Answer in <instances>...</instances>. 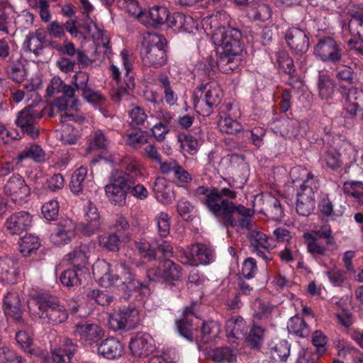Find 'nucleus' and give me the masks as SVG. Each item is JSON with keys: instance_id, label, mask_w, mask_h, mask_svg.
I'll use <instances>...</instances> for the list:
<instances>
[{"instance_id": "1", "label": "nucleus", "mask_w": 363, "mask_h": 363, "mask_svg": "<svg viewBox=\"0 0 363 363\" xmlns=\"http://www.w3.org/2000/svg\"><path fill=\"white\" fill-rule=\"evenodd\" d=\"M230 16L223 11L206 16L201 20L203 29L211 36L216 48L217 65L221 72L227 74L238 67L242 52L240 42L241 33L230 26Z\"/></svg>"}, {"instance_id": "2", "label": "nucleus", "mask_w": 363, "mask_h": 363, "mask_svg": "<svg viewBox=\"0 0 363 363\" xmlns=\"http://www.w3.org/2000/svg\"><path fill=\"white\" fill-rule=\"evenodd\" d=\"M121 267L126 271L130 281L128 284L122 281L119 276L115 273V268L104 259H98L92 267L93 276L96 281L102 286H114L125 293L135 291L137 289H146L145 286L135 279L129 269L123 264Z\"/></svg>"}, {"instance_id": "3", "label": "nucleus", "mask_w": 363, "mask_h": 363, "mask_svg": "<svg viewBox=\"0 0 363 363\" xmlns=\"http://www.w3.org/2000/svg\"><path fill=\"white\" fill-rule=\"evenodd\" d=\"M30 313L43 323L57 324L67 320V308L55 298L43 295L33 297L28 301Z\"/></svg>"}, {"instance_id": "4", "label": "nucleus", "mask_w": 363, "mask_h": 363, "mask_svg": "<svg viewBox=\"0 0 363 363\" xmlns=\"http://www.w3.org/2000/svg\"><path fill=\"white\" fill-rule=\"evenodd\" d=\"M236 196V191L229 188L211 189L208 198L204 199V204L216 217L221 219L225 223L232 224L230 212L235 204L228 199H233Z\"/></svg>"}, {"instance_id": "5", "label": "nucleus", "mask_w": 363, "mask_h": 363, "mask_svg": "<svg viewBox=\"0 0 363 363\" xmlns=\"http://www.w3.org/2000/svg\"><path fill=\"white\" fill-rule=\"evenodd\" d=\"M118 7L137 18L142 23L148 26H157L167 22L169 13L165 6H154L150 9L148 15L143 13L137 0H117Z\"/></svg>"}, {"instance_id": "6", "label": "nucleus", "mask_w": 363, "mask_h": 363, "mask_svg": "<svg viewBox=\"0 0 363 363\" xmlns=\"http://www.w3.org/2000/svg\"><path fill=\"white\" fill-rule=\"evenodd\" d=\"M120 57L122 66L125 70L124 83L125 86L121 82L120 68L117 65L112 64L111 66V73L113 79L117 85V87L114 88V94L112 95V99L115 102L128 100L130 98L128 90L134 87L131 56L129 55L125 50H123L121 52Z\"/></svg>"}, {"instance_id": "7", "label": "nucleus", "mask_w": 363, "mask_h": 363, "mask_svg": "<svg viewBox=\"0 0 363 363\" xmlns=\"http://www.w3.org/2000/svg\"><path fill=\"white\" fill-rule=\"evenodd\" d=\"M165 45L166 40L162 35L147 33L144 37L141 51L143 64L154 68L163 66L167 61Z\"/></svg>"}, {"instance_id": "8", "label": "nucleus", "mask_w": 363, "mask_h": 363, "mask_svg": "<svg viewBox=\"0 0 363 363\" xmlns=\"http://www.w3.org/2000/svg\"><path fill=\"white\" fill-rule=\"evenodd\" d=\"M128 189V179L124 174L118 170H113L110 177V183L105 186V193L112 203L123 206L126 201Z\"/></svg>"}, {"instance_id": "9", "label": "nucleus", "mask_w": 363, "mask_h": 363, "mask_svg": "<svg viewBox=\"0 0 363 363\" xmlns=\"http://www.w3.org/2000/svg\"><path fill=\"white\" fill-rule=\"evenodd\" d=\"M147 277L154 281H164L172 284L183 279L182 268L172 260L165 259L158 268H151L147 272Z\"/></svg>"}, {"instance_id": "10", "label": "nucleus", "mask_w": 363, "mask_h": 363, "mask_svg": "<svg viewBox=\"0 0 363 363\" xmlns=\"http://www.w3.org/2000/svg\"><path fill=\"white\" fill-rule=\"evenodd\" d=\"M182 262L190 266L208 264L213 259L212 250L203 244H195L186 250L179 249Z\"/></svg>"}, {"instance_id": "11", "label": "nucleus", "mask_w": 363, "mask_h": 363, "mask_svg": "<svg viewBox=\"0 0 363 363\" xmlns=\"http://www.w3.org/2000/svg\"><path fill=\"white\" fill-rule=\"evenodd\" d=\"M106 160L113 166L121 168V170H118L124 174L128 182L143 176V165L135 157L129 155H111Z\"/></svg>"}, {"instance_id": "12", "label": "nucleus", "mask_w": 363, "mask_h": 363, "mask_svg": "<svg viewBox=\"0 0 363 363\" xmlns=\"http://www.w3.org/2000/svg\"><path fill=\"white\" fill-rule=\"evenodd\" d=\"M73 334L82 345L91 346L105 336V331L99 324L82 322L74 325Z\"/></svg>"}, {"instance_id": "13", "label": "nucleus", "mask_w": 363, "mask_h": 363, "mask_svg": "<svg viewBox=\"0 0 363 363\" xmlns=\"http://www.w3.org/2000/svg\"><path fill=\"white\" fill-rule=\"evenodd\" d=\"M313 54L323 62L335 63L342 57V49L333 38L326 37L318 40Z\"/></svg>"}, {"instance_id": "14", "label": "nucleus", "mask_w": 363, "mask_h": 363, "mask_svg": "<svg viewBox=\"0 0 363 363\" xmlns=\"http://www.w3.org/2000/svg\"><path fill=\"white\" fill-rule=\"evenodd\" d=\"M41 116L40 112L33 106H28L18 113L16 123L24 133L32 138H35L39 135L36 122Z\"/></svg>"}, {"instance_id": "15", "label": "nucleus", "mask_w": 363, "mask_h": 363, "mask_svg": "<svg viewBox=\"0 0 363 363\" xmlns=\"http://www.w3.org/2000/svg\"><path fill=\"white\" fill-rule=\"evenodd\" d=\"M5 194L17 203H22L30 196V188L24 179L19 174L13 175L7 181L4 187Z\"/></svg>"}, {"instance_id": "16", "label": "nucleus", "mask_w": 363, "mask_h": 363, "mask_svg": "<svg viewBox=\"0 0 363 363\" xmlns=\"http://www.w3.org/2000/svg\"><path fill=\"white\" fill-rule=\"evenodd\" d=\"M76 223L70 218L61 220L50 235V241L57 246L69 243L76 236Z\"/></svg>"}, {"instance_id": "17", "label": "nucleus", "mask_w": 363, "mask_h": 363, "mask_svg": "<svg viewBox=\"0 0 363 363\" xmlns=\"http://www.w3.org/2000/svg\"><path fill=\"white\" fill-rule=\"evenodd\" d=\"M199 98H201V101L209 107L218 104L221 99V89L218 83L215 81H211L199 87L194 94V104L195 108L200 103V99H197Z\"/></svg>"}, {"instance_id": "18", "label": "nucleus", "mask_w": 363, "mask_h": 363, "mask_svg": "<svg viewBox=\"0 0 363 363\" xmlns=\"http://www.w3.org/2000/svg\"><path fill=\"white\" fill-rule=\"evenodd\" d=\"M84 221L79 225V230L86 236L96 233L101 228V222L96 206L88 201L84 206Z\"/></svg>"}, {"instance_id": "19", "label": "nucleus", "mask_w": 363, "mask_h": 363, "mask_svg": "<svg viewBox=\"0 0 363 363\" xmlns=\"http://www.w3.org/2000/svg\"><path fill=\"white\" fill-rule=\"evenodd\" d=\"M129 348L133 356L140 358L145 357L155 350V340L147 333H138L131 338Z\"/></svg>"}, {"instance_id": "20", "label": "nucleus", "mask_w": 363, "mask_h": 363, "mask_svg": "<svg viewBox=\"0 0 363 363\" xmlns=\"http://www.w3.org/2000/svg\"><path fill=\"white\" fill-rule=\"evenodd\" d=\"M285 40L290 49L296 55H302L309 48V39L306 33L298 28H291L285 34Z\"/></svg>"}, {"instance_id": "21", "label": "nucleus", "mask_w": 363, "mask_h": 363, "mask_svg": "<svg viewBox=\"0 0 363 363\" xmlns=\"http://www.w3.org/2000/svg\"><path fill=\"white\" fill-rule=\"evenodd\" d=\"M77 121V117L72 113H65L60 114V122L62 123L60 129L57 130V138L64 145H73L79 139V131L70 123H65L67 121Z\"/></svg>"}, {"instance_id": "22", "label": "nucleus", "mask_w": 363, "mask_h": 363, "mask_svg": "<svg viewBox=\"0 0 363 363\" xmlns=\"http://www.w3.org/2000/svg\"><path fill=\"white\" fill-rule=\"evenodd\" d=\"M300 171L302 172L303 176H307V178L301 185L297 193V198L315 201V191L318 189V185L313 175L308 172L306 169L301 167H295L291 170V176L292 178H294V179H297L296 174Z\"/></svg>"}, {"instance_id": "23", "label": "nucleus", "mask_w": 363, "mask_h": 363, "mask_svg": "<svg viewBox=\"0 0 363 363\" xmlns=\"http://www.w3.org/2000/svg\"><path fill=\"white\" fill-rule=\"evenodd\" d=\"M247 238L252 252L266 261L272 259L271 253L268 250L270 244L265 234L257 229H252L248 233Z\"/></svg>"}, {"instance_id": "24", "label": "nucleus", "mask_w": 363, "mask_h": 363, "mask_svg": "<svg viewBox=\"0 0 363 363\" xmlns=\"http://www.w3.org/2000/svg\"><path fill=\"white\" fill-rule=\"evenodd\" d=\"M254 211L251 208H246L244 206H234L233 209L230 212L231 223H225L226 226H239L241 228L252 230V216Z\"/></svg>"}, {"instance_id": "25", "label": "nucleus", "mask_w": 363, "mask_h": 363, "mask_svg": "<svg viewBox=\"0 0 363 363\" xmlns=\"http://www.w3.org/2000/svg\"><path fill=\"white\" fill-rule=\"evenodd\" d=\"M94 187V182L88 175L87 168L83 166L77 168L72 175L70 189L74 194H79L84 191Z\"/></svg>"}, {"instance_id": "26", "label": "nucleus", "mask_w": 363, "mask_h": 363, "mask_svg": "<svg viewBox=\"0 0 363 363\" xmlns=\"http://www.w3.org/2000/svg\"><path fill=\"white\" fill-rule=\"evenodd\" d=\"M32 216L26 211L16 213L11 216L6 220L7 230L11 234H21L28 230L32 224Z\"/></svg>"}, {"instance_id": "27", "label": "nucleus", "mask_w": 363, "mask_h": 363, "mask_svg": "<svg viewBox=\"0 0 363 363\" xmlns=\"http://www.w3.org/2000/svg\"><path fill=\"white\" fill-rule=\"evenodd\" d=\"M123 350V345L115 337L106 338L97 345V354L108 359L120 357Z\"/></svg>"}, {"instance_id": "28", "label": "nucleus", "mask_w": 363, "mask_h": 363, "mask_svg": "<svg viewBox=\"0 0 363 363\" xmlns=\"http://www.w3.org/2000/svg\"><path fill=\"white\" fill-rule=\"evenodd\" d=\"M226 335L229 341L242 340L246 337L247 326L245 321L240 316L232 317L225 323Z\"/></svg>"}, {"instance_id": "29", "label": "nucleus", "mask_w": 363, "mask_h": 363, "mask_svg": "<svg viewBox=\"0 0 363 363\" xmlns=\"http://www.w3.org/2000/svg\"><path fill=\"white\" fill-rule=\"evenodd\" d=\"M3 310L6 316L18 320L21 318L22 308L18 294L11 291L4 296L3 299Z\"/></svg>"}, {"instance_id": "30", "label": "nucleus", "mask_w": 363, "mask_h": 363, "mask_svg": "<svg viewBox=\"0 0 363 363\" xmlns=\"http://www.w3.org/2000/svg\"><path fill=\"white\" fill-rule=\"evenodd\" d=\"M75 352V345L69 339H64L60 345L52 349V357L57 363H69Z\"/></svg>"}, {"instance_id": "31", "label": "nucleus", "mask_w": 363, "mask_h": 363, "mask_svg": "<svg viewBox=\"0 0 363 363\" xmlns=\"http://www.w3.org/2000/svg\"><path fill=\"white\" fill-rule=\"evenodd\" d=\"M4 69L8 77L17 83L23 82L27 75L23 63L19 58H15L13 54L7 61Z\"/></svg>"}, {"instance_id": "32", "label": "nucleus", "mask_w": 363, "mask_h": 363, "mask_svg": "<svg viewBox=\"0 0 363 363\" xmlns=\"http://www.w3.org/2000/svg\"><path fill=\"white\" fill-rule=\"evenodd\" d=\"M17 275L14 261L9 257L0 258V282L4 284H13Z\"/></svg>"}, {"instance_id": "33", "label": "nucleus", "mask_w": 363, "mask_h": 363, "mask_svg": "<svg viewBox=\"0 0 363 363\" xmlns=\"http://www.w3.org/2000/svg\"><path fill=\"white\" fill-rule=\"evenodd\" d=\"M192 313V310L190 308H186L183 311L184 318L181 320H177L176 325L179 335L189 341L196 340L195 335L196 330H194L190 324V319L189 315Z\"/></svg>"}, {"instance_id": "34", "label": "nucleus", "mask_w": 363, "mask_h": 363, "mask_svg": "<svg viewBox=\"0 0 363 363\" xmlns=\"http://www.w3.org/2000/svg\"><path fill=\"white\" fill-rule=\"evenodd\" d=\"M94 250V245L82 244L72 254L69 255V259L74 267H84L88 263L91 252Z\"/></svg>"}, {"instance_id": "35", "label": "nucleus", "mask_w": 363, "mask_h": 363, "mask_svg": "<svg viewBox=\"0 0 363 363\" xmlns=\"http://www.w3.org/2000/svg\"><path fill=\"white\" fill-rule=\"evenodd\" d=\"M303 237L305 240L307 252L311 256L318 258L326 255V247L314 235L311 233H305Z\"/></svg>"}, {"instance_id": "36", "label": "nucleus", "mask_w": 363, "mask_h": 363, "mask_svg": "<svg viewBox=\"0 0 363 363\" xmlns=\"http://www.w3.org/2000/svg\"><path fill=\"white\" fill-rule=\"evenodd\" d=\"M299 123L293 120H281L274 124V130L283 137H296L299 133Z\"/></svg>"}, {"instance_id": "37", "label": "nucleus", "mask_w": 363, "mask_h": 363, "mask_svg": "<svg viewBox=\"0 0 363 363\" xmlns=\"http://www.w3.org/2000/svg\"><path fill=\"white\" fill-rule=\"evenodd\" d=\"M44 39L45 37L40 30L30 33L23 43V48L26 51L32 52L38 56L42 52Z\"/></svg>"}, {"instance_id": "38", "label": "nucleus", "mask_w": 363, "mask_h": 363, "mask_svg": "<svg viewBox=\"0 0 363 363\" xmlns=\"http://www.w3.org/2000/svg\"><path fill=\"white\" fill-rule=\"evenodd\" d=\"M287 329L291 334L301 337H307L310 330L306 321L298 315L293 316L287 323Z\"/></svg>"}, {"instance_id": "39", "label": "nucleus", "mask_w": 363, "mask_h": 363, "mask_svg": "<svg viewBox=\"0 0 363 363\" xmlns=\"http://www.w3.org/2000/svg\"><path fill=\"white\" fill-rule=\"evenodd\" d=\"M336 77L340 82V92H342V87L347 89V92H348V89L354 88L352 84L354 83L356 77L352 67L344 66L339 68L336 73ZM342 95L346 98L345 95Z\"/></svg>"}, {"instance_id": "40", "label": "nucleus", "mask_w": 363, "mask_h": 363, "mask_svg": "<svg viewBox=\"0 0 363 363\" xmlns=\"http://www.w3.org/2000/svg\"><path fill=\"white\" fill-rule=\"evenodd\" d=\"M272 358L276 361H286L290 354V345L285 340H279L269 345Z\"/></svg>"}, {"instance_id": "41", "label": "nucleus", "mask_w": 363, "mask_h": 363, "mask_svg": "<svg viewBox=\"0 0 363 363\" xmlns=\"http://www.w3.org/2000/svg\"><path fill=\"white\" fill-rule=\"evenodd\" d=\"M124 139L128 146L138 149L149 143L151 138L147 132L138 130L126 134Z\"/></svg>"}, {"instance_id": "42", "label": "nucleus", "mask_w": 363, "mask_h": 363, "mask_svg": "<svg viewBox=\"0 0 363 363\" xmlns=\"http://www.w3.org/2000/svg\"><path fill=\"white\" fill-rule=\"evenodd\" d=\"M59 93L65 96H72L74 94V90L70 85L64 84L60 77H54L47 87V94L50 96Z\"/></svg>"}, {"instance_id": "43", "label": "nucleus", "mask_w": 363, "mask_h": 363, "mask_svg": "<svg viewBox=\"0 0 363 363\" xmlns=\"http://www.w3.org/2000/svg\"><path fill=\"white\" fill-rule=\"evenodd\" d=\"M318 89L319 95L322 99H328L332 97L335 91V86L333 80L328 74H319Z\"/></svg>"}, {"instance_id": "44", "label": "nucleus", "mask_w": 363, "mask_h": 363, "mask_svg": "<svg viewBox=\"0 0 363 363\" xmlns=\"http://www.w3.org/2000/svg\"><path fill=\"white\" fill-rule=\"evenodd\" d=\"M220 332V325L215 321L203 323L201 330V341L208 343L216 339Z\"/></svg>"}, {"instance_id": "45", "label": "nucleus", "mask_w": 363, "mask_h": 363, "mask_svg": "<svg viewBox=\"0 0 363 363\" xmlns=\"http://www.w3.org/2000/svg\"><path fill=\"white\" fill-rule=\"evenodd\" d=\"M174 23H170V26H174L178 29H182L186 32H192L194 28H197V24L190 16H186L182 13H174L173 16Z\"/></svg>"}, {"instance_id": "46", "label": "nucleus", "mask_w": 363, "mask_h": 363, "mask_svg": "<svg viewBox=\"0 0 363 363\" xmlns=\"http://www.w3.org/2000/svg\"><path fill=\"white\" fill-rule=\"evenodd\" d=\"M158 84L164 90L165 101L169 105L174 104L177 100V96L172 89L168 77L160 74L158 77Z\"/></svg>"}, {"instance_id": "47", "label": "nucleus", "mask_w": 363, "mask_h": 363, "mask_svg": "<svg viewBox=\"0 0 363 363\" xmlns=\"http://www.w3.org/2000/svg\"><path fill=\"white\" fill-rule=\"evenodd\" d=\"M211 357L216 363H230L236 360V353L228 347L214 350Z\"/></svg>"}, {"instance_id": "48", "label": "nucleus", "mask_w": 363, "mask_h": 363, "mask_svg": "<svg viewBox=\"0 0 363 363\" xmlns=\"http://www.w3.org/2000/svg\"><path fill=\"white\" fill-rule=\"evenodd\" d=\"M78 103V100L74 98V94L72 96H65L62 94L55 101L53 108H56L62 113L61 114H63L67 113L66 111L68 109L77 108Z\"/></svg>"}, {"instance_id": "49", "label": "nucleus", "mask_w": 363, "mask_h": 363, "mask_svg": "<svg viewBox=\"0 0 363 363\" xmlns=\"http://www.w3.org/2000/svg\"><path fill=\"white\" fill-rule=\"evenodd\" d=\"M16 340L24 352L36 356L43 354L41 352H37L35 350L31 348L32 339L26 331H18L16 335Z\"/></svg>"}, {"instance_id": "50", "label": "nucleus", "mask_w": 363, "mask_h": 363, "mask_svg": "<svg viewBox=\"0 0 363 363\" xmlns=\"http://www.w3.org/2000/svg\"><path fill=\"white\" fill-rule=\"evenodd\" d=\"M40 246L38 238L33 235L24 236L20 242V251L25 255H29L33 251L36 250Z\"/></svg>"}, {"instance_id": "51", "label": "nucleus", "mask_w": 363, "mask_h": 363, "mask_svg": "<svg viewBox=\"0 0 363 363\" xmlns=\"http://www.w3.org/2000/svg\"><path fill=\"white\" fill-rule=\"evenodd\" d=\"M344 192L352 196L359 203L363 196V183L360 182H346L343 186Z\"/></svg>"}, {"instance_id": "52", "label": "nucleus", "mask_w": 363, "mask_h": 363, "mask_svg": "<svg viewBox=\"0 0 363 363\" xmlns=\"http://www.w3.org/2000/svg\"><path fill=\"white\" fill-rule=\"evenodd\" d=\"M274 310V306L260 300L254 303L255 315L259 320H268Z\"/></svg>"}, {"instance_id": "53", "label": "nucleus", "mask_w": 363, "mask_h": 363, "mask_svg": "<svg viewBox=\"0 0 363 363\" xmlns=\"http://www.w3.org/2000/svg\"><path fill=\"white\" fill-rule=\"evenodd\" d=\"M220 130L225 133L234 134L242 130V125L230 116L221 118L218 121Z\"/></svg>"}, {"instance_id": "54", "label": "nucleus", "mask_w": 363, "mask_h": 363, "mask_svg": "<svg viewBox=\"0 0 363 363\" xmlns=\"http://www.w3.org/2000/svg\"><path fill=\"white\" fill-rule=\"evenodd\" d=\"M321 162L323 164L331 169L339 168L342 162L340 158V154L335 150L327 151L322 157Z\"/></svg>"}, {"instance_id": "55", "label": "nucleus", "mask_w": 363, "mask_h": 363, "mask_svg": "<svg viewBox=\"0 0 363 363\" xmlns=\"http://www.w3.org/2000/svg\"><path fill=\"white\" fill-rule=\"evenodd\" d=\"M158 233L161 238H166L169 234L170 218L165 212L159 213L155 218Z\"/></svg>"}, {"instance_id": "56", "label": "nucleus", "mask_w": 363, "mask_h": 363, "mask_svg": "<svg viewBox=\"0 0 363 363\" xmlns=\"http://www.w3.org/2000/svg\"><path fill=\"white\" fill-rule=\"evenodd\" d=\"M86 33L90 35L93 40L105 45L108 43V38L104 31L100 29L93 21H90L84 26Z\"/></svg>"}, {"instance_id": "57", "label": "nucleus", "mask_w": 363, "mask_h": 363, "mask_svg": "<svg viewBox=\"0 0 363 363\" xmlns=\"http://www.w3.org/2000/svg\"><path fill=\"white\" fill-rule=\"evenodd\" d=\"M277 61L279 67L286 73L292 74L294 72L293 60L289 57L288 52L284 50H279L276 54Z\"/></svg>"}, {"instance_id": "58", "label": "nucleus", "mask_w": 363, "mask_h": 363, "mask_svg": "<svg viewBox=\"0 0 363 363\" xmlns=\"http://www.w3.org/2000/svg\"><path fill=\"white\" fill-rule=\"evenodd\" d=\"M20 160L30 158L35 162H41L45 160V153L40 146L32 145L25 148L19 155Z\"/></svg>"}, {"instance_id": "59", "label": "nucleus", "mask_w": 363, "mask_h": 363, "mask_svg": "<svg viewBox=\"0 0 363 363\" xmlns=\"http://www.w3.org/2000/svg\"><path fill=\"white\" fill-rule=\"evenodd\" d=\"M249 15L255 20L266 21L271 17L272 11L269 5L258 4L251 8Z\"/></svg>"}, {"instance_id": "60", "label": "nucleus", "mask_w": 363, "mask_h": 363, "mask_svg": "<svg viewBox=\"0 0 363 363\" xmlns=\"http://www.w3.org/2000/svg\"><path fill=\"white\" fill-rule=\"evenodd\" d=\"M153 190L157 194V197H162V202H166L170 199V189L167 185V182L165 179L157 177L153 186Z\"/></svg>"}, {"instance_id": "61", "label": "nucleus", "mask_w": 363, "mask_h": 363, "mask_svg": "<svg viewBox=\"0 0 363 363\" xmlns=\"http://www.w3.org/2000/svg\"><path fill=\"white\" fill-rule=\"evenodd\" d=\"M348 28L352 35H357L360 39H363V14H353L349 22Z\"/></svg>"}, {"instance_id": "62", "label": "nucleus", "mask_w": 363, "mask_h": 363, "mask_svg": "<svg viewBox=\"0 0 363 363\" xmlns=\"http://www.w3.org/2000/svg\"><path fill=\"white\" fill-rule=\"evenodd\" d=\"M135 246L142 257L147 258L148 259H152L155 257V240L151 243L146 240H140L135 243Z\"/></svg>"}, {"instance_id": "63", "label": "nucleus", "mask_w": 363, "mask_h": 363, "mask_svg": "<svg viewBox=\"0 0 363 363\" xmlns=\"http://www.w3.org/2000/svg\"><path fill=\"white\" fill-rule=\"evenodd\" d=\"M99 242L102 247L109 251H116L118 249L120 240L117 235L113 233L100 235Z\"/></svg>"}, {"instance_id": "64", "label": "nucleus", "mask_w": 363, "mask_h": 363, "mask_svg": "<svg viewBox=\"0 0 363 363\" xmlns=\"http://www.w3.org/2000/svg\"><path fill=\"white\" fill-rule=\"evenodd\" d=\"M44 218L48 220H54L59 213V204L55 200L46 202L41 208Z\"/></svg>"}]
</instances>
